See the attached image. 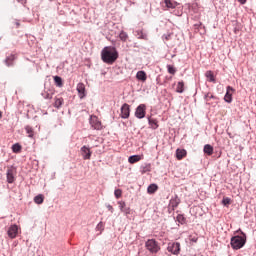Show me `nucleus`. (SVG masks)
Listing matches in <instances>:
<instances>
[{
    "label": "nucleus",
    "mask_w": 256,
    "mask_h": 256,
    "mask_svg": "<svg viewBox=\"0 0 256 256\" xmlns=\"http://www.w3.org/2000/svg\"><path fill=\"white\" fill-rule=\"evenodd\" d=\"M101 59L104 63L113 65L116 59H119V52H117L115 47L107 46L101 52Z\"/></svg>",
    "instance_id": "f257e3e1"
},
{
    "label": "nucleus",
    "mask_w": 256,
    "mask_h": 256,
    "mask_svg": "<svg viewBox=\"0 0 256 256\" xmlns=\"http://www.w3.org/2000/svg\"><path fill=\"white\" fill-rule=\"evenodd\" d=\"M245 243H247V236L242 232V236H234L231 238L230 245L232 249L235 251H239L242 247H245Z\"/></svg>",
    "instance_id": "f03ea898"
},
{
    "label": "nucleus",
    "mask_w": 256,
    "mask_h": 256,
    "mask_svg": "<svg viewBox=\"0 0 256 256\" xmlns=\"http://www.w3.org/2000/svg\"><path fill=\"white\" fill-rule=\"evenodd\" d=\"M145 248L152 255H157L158 251H161V246H159V242H157L155 239H148L145 242Z\"/></svg>",
    "instance_id": "7ed1b4c3"
},
{
    "label": "nucleus",
    "mask_w": 256,
    "mask_h": 256,
    "mask_svg": "<svg viewBox=\"0 0 256 256\" xmlns=\"http://www.w3.org/2000/svg\"><path fill=\"white\" fill-rule=\"evenodd\" d=\"M167 251L172 255H179L181 253V244L179 242H170L168 243Z\"/></svg>",
    "instance_id": "20e7f679"
},
{
    "label": "nucleus",
    "mask_w": 256,
    "mask_h": 256,
    "mask_svg": "<svg viewBox=\"0 0 256 256\" xmlns=\"http://www.w3.org/2000/svg\"><path fill=\"white\" fill-rule=\"evenodd\" d=\"M90 125L96 131H101V129H103V125L101 124V121H99V118H97V116H92L90 118Z\"/></svg>",
    "instance_id": "39448f33"
},
{
    "label": "nucleus",
    "mask_w": 256,
    "mask_h": 256,
    "mask_svg": "<svg viewBox=\"0 0 256 256\" xmlns=\"http://www.w3.org/2000/svg\"><path fill=\"white\" fill-rule=\"evenodd\" d=\"M146 110H147V107L145 106V104H140L136 108L135 117H137V119H143L145 117Z\"/></svg>",
    "instance_id": "423d86ee"
},
{
    "label": "nucleus",
    "mask_w": 256,
    "mask_h": 256,
    "mask_svg": "<svg viewBox=\"0 0 256 256\" xmlns=\"http://www.w3.org/2000/svg\"><path fill=\"white\" fill-rule=\"evenodd\" d=\"M121 117L122 119H129V115H131V109L129 104L125 103L121 107Z\"/></svg>",
    "instance_id": "0eeeda50"
},
{
    "label": "nucleus",
    "mask_w": 256,
    "mask_h": 256,
    "mask_svg": "<svg viewBox=\"0 0 256 256\" xmlns=\"http://www.w3.org/2000/svg\"><path fill=\"white\" fill-rule=\"evenodd\" d=\"M234 93H235V89H233V87H231V86H227V91L224 96V101H226V103H231V101H233Z\"/></svg>",
    "instance_id": "6e6552de"
},
{
    "label": "nucleus",
    "mask_w": 256,
    "mask_h": 256,
    "mask_svg": "<svg viewBox=\"0 0 256 256\" xmlns=\"http://www.w3.org/2000/svg\"><path fill=\"white\" fill-rule=\"evenodd\" d=\"M8 237H10V239H15V237H17V233H19V227L17 225H11L8 228Z\"/></svg>",
    "instance_id": "1a4fd4ad"
},
{
    "label": "nucleus",
    "mask_w": 256,
    "mask_h": 256,
    "mask_svg": "<svg viewBox=\"0 0 256 256\" xmlns=\"http://www.w3.org/2000/svg\"><path fill=\"white\" fill-rule=\"evenodd\" d=\"M53 95H55V88L53 87L45 88L42 92V97L44 99H53Z\"/></svg>",
    "instance_id": "9d476101"
},
{
    "label": "nucleus",
    "mask_w": 256,
    "mask_h": 256,
    "mask_svg": "<svg viewBox=\"0 0 256 256\" xmlns=\"http://www.w3.org/2000/svg\"><path fill=\"white\" fill-rule=\"evenodd\" d=\"M80 152H81V155H82V157H83V159H84L85 161L91 159L92 152H91V149H89V147L83 146V147L80 149Z\"/></svg>",
    "instance_id": "9b49d317"
},
{
    "label": "nucleus",
    "mask_w": 256,
    "mask_h": 256,
    "mask_svg": "<svg viewBox=\"0 0 256 256\" xmlns=\"http://www.w3.org/2000/svg\"><path fill=\"white\" fill-rule=\"evenodd\" d=\"M118 205L121 213H125V215H131V208L127 207L125 201H118Z\"/></svg>",
    "instance_id": "f8f14e48"
},
{
    "label": "nucleus",
    "mask_w": 256,
    "mask_h": 256,
    "mask_svg": "<svg viewBox=\"0 0 256 256\" xmlns=\"http://www.w3.org/2000/svg\"><path fill=\"white\" fill-rule=\"evenodd\" d=\"M77 91H78V95L80 97V99H84V97H86L87 93H86V90H85V84L83 83H78L77 84Z\"/></svg>",
    "instance_id": "ddd939ff"
},
{
    "label": "nucleus",
    "mask_w": 256,
    "mask_h": 256,
    "mask_svg": "<svg viewBox=\"0 0 256 256\" xmlns=\"http://www.w3.org/2000/svg\"><path fill=\"white\" fill-rule=\"evenodd\" d=\"M136 79L141 83H145L147 81V73L143 70H140L136 73Z\"/></svg>",
    "instance_id": "4468645a"
},
{
    "label": "nucleus",
    "mask_w": 256,
    "mask_h": 256,
    "mask_svg": "<svg viewBox=\"0 0 256 256\" xmlns=\"http://www.w3.org/2000/svg\"><path fill=\"white\" fill-rule=\"evenodd\" d=\"M185 157H187V150L178 148L176 150V159L181 161L182 159H185Z\"/></svg>",
    "instance_id": "2eb2a0df"
},
{
    "label": "nucleus",
    "mask_w": 256,
    "mask_h": 256,
    "mask_svg": "<svg viewBox=\"0 0 256 256\" xmlns=\"http://www.w3.org/2000/svg\"><path fill=\"white\" fill-rule=\"evenodd\" d=\"M7 182L8 183H14L15 182V172L13 168H10L7 170Z\"/></svg>",
    "instance_id": "dca6fc26"
},
{
    "label": "nucleus",
    "mask_w": 256,
    "mask_h": 256,
    "mask_svg": "<svg viewBox=\"0 0 256 256\" xmlns=\"http://www.w3.org/2000/svg\"><path fill=\"white\" fill-rule=\"evenodd\" d=\"M141 159H143V157H141V155H133L128 158V163H131V165H133L135 163H139V161H141Z\"/></svg>",
    "instance_id": "f3484780"
},
{
    "label": "nucleus",
    "mask_w": 256,
    "mask_h": 256,
    "mask_svg": "<svg viewBox=\"0 0 256 256\" xmlns=\"http://www.w3.org/2000/svg\"><path fill=\"white\" fill-rule=\"evenodd\" d=\"M164 3L168 9H175L178 5L175 0H164Z\"/></svg>",
    "instance_id": "a211bd4d"
},
{
    "label": "nucleus",
    "mask_w": 256,
    "mask_h": 256,
    "mask_svg": "<svg viewBox=\"0 0 256 256\" xmlns=\"http://www.w3.org/2000/svg\"><path fill=\"white\" fill-rule=\"evenodd\" d=\"M205 77L207 78V81H209L210 83H215V75L213 74V71H206Z\"/></svg>",
    "instance_id": "6ab92c4d"
},
{
    "label": "nucleus",
    "mask_w": 256,
    "mask_h": 256,
    "mask_svg": "<svg viewBox=\"0 0 256 256\" xmlns=\"http://www.w3.org/2000/svg\"><path fill=\"white\" fill-rule=\"evenodd\" d=\"M15 59H17V57L15 55H13V54L9 55L5 60L7 67H11V65H13V61H15Z\"/></svg>",
    "instance_id": "aec40b11"
},
{
    "label": "nucleus",
    "mask_w": 256,
    "mask_h": 256,
    "mask_svg": "<svg viewBox=\"0 0 256 256\" xmlns=\"http://www.w3.org/2000/svg\"><path fill=\"white\" fill-rule=\"evenodd\" d=\"M157 189H159V186H157V184H150L147 188V193H149V195H153V193H155Z\"/></svg>",
    "instance_id": "412c9836"
},
{
    "label": "nucleus",
    "mask_w": 256,
    "mask_h": 256,
    "mask_svg": "<svg viewBox=\"0 0 256 256\" xmlns=\"http://www.w3.org/2000/svg\"><path fill=\"white\" fill-rule=\"evenodd\" d=\"M183 91H185V82L180 81L177 84L176 93H183Z\"/></svg>",
    "instance_id": "4be33fe9"
},
{
    "label": "nucleus",
    "mask_w": 256,
    "mask_h": 256,
    "mask_svg": "<svg viewBox=\"0 0 256 256\" xmlns=\"http://www.w3.org/2000/svg\"><path fill=\"white\" fill-rule=\"evenodd\" d=\"M44 200H45V197L43 196V194H39V195L35 196V198H34V202L37 205H41Z\"/></svg>",
    "instance_id": "5701e85b"
},
{
    "label": "nucleus",
    "mask_w": 256,
    "mask_h": 256,
    "mask_svg": "<svg viewBox=\"0 0 256 256\" xmlns=\"http://www.w3.org/2000/svg\"><path fill=\"white\" fill-rule=\"evenodd\" d=\"M64 100L63 98H55L54 107L56 109H60V107L63 105Z\"/></svg>",
    "instance_id": "b1692460"
},
{
    "label": "nucleus",
    "mask_w": 256,
    "mask_h": 256,
    "mask_svg": "<svg viewBox=\"0 0 256 256\" xmlns=\"http://www.w3.org/2000/svg\"><path fill=\"white\" fill-rule=\"evenodd\" d=\"M148 123L151 126L152 129H157L159 127V124H157V120L153 118L148 119Z\"/></svg>",
    "instance_id": "393cba45"
},
{
    "label": "nucleus",
    "mask_w": 256,
    "mask_h": 256,
    "mask_svg": "<svg viewBox=\"0 0 256 256\" xmlns=\"http://www.w3.org/2000/svg\"><path fill=\"white\" fill-rule=\"evenodd\" d=\"M204 153H206V155H213V146L206 144L204 146Z\"/></svg>",
    "instance_id": "a878e982"
},
{
    "label": "nucleus",
    "mask_w": 256,
    "mask_h": 256,
    "mask_svg": "<svg viewBox=\"0 0 256 256\" xmlns=\"http://www.w3.org/2000/svg\"><path fill=\"white\" fill-rule=\"evenodd\" d=\"M54 82L57 87H63V79L59 76H54Z\"/></svg>",
    "instance_id": "bb28decb"
},
{
    "label": "nucleus",
    "mask_w": 256,
    "mask_h": 256,
    "mask_svg": "<svg viewBox=\"0 0 256 256\" xmlns=\"http://www.w3.org/2000/svg\"><path fill=\"white\" fill-rule=\"evenodd\" d=\"M167 71L170 75H175V73H177V68L173 65H167Z\"/></svg>",
    "instance_id": "cd10ccee"
},
{
    "label": "nucleus",
    "mask_w": 256,
    "mask_h": 256,
    "mask_svg": "<svg viewBox=\"0 0 256 256\" xmlns=\"http://www.w3.org/2000/svg\"><path fill=\"white\" fill-rule=\"evenodd\" d=\"M136 33L138 39H144L145 41H147V34L143 33V30L137 31Z\"/></svg>",
    "instance_id": "c85d7f7f"
},
{
    "label": "nucleus",
    "mask_w": 256,
    "mask_h": 256,
    "mask_svg": "<svg viewBox=\"0 0 256 256\" xmlns=\"http://www.w3.org/2000/svg\"><path fill=\"white\" fill-rule=\"evenodd\" d=\"M13 153H21V146L19 143H16L12 146Z\"/></svg>",
    "instance_id": "c756f323"
},
{
    "label": "nucleus",
    "mask_w": 256,
    "mask_h": 256,
    "mask_svg": "<svg viewBox=\"0 0 256 256\" xmlns=\"http://www.w3.org/2000/svg\"><path fill=\"white\" fill-rule=\"evenodd\" d=\"M119 38H120V40L121 41H127V39H129V35H127V33L126 32H124V31H122V32H120V34H119Z\"/></svg>",
    "instance_id": "7c9ffc66"
},
{
    "label": "nucleus",
    "mask_w": 256,
    "mask_h": 256,
    "mask_svg": "<svg viewBox=\"0 0 256 256\" xmlns=\"http://www.w3.org/2000/svg\"><path fill=\"white\" fill-rule=\"evenodd\" d=\"M149 171H151V164H146L142 167L141 173L142 175H145V173H148Z\"/></svg>",
    "instance_id": "2f4dec72"
},
{
    "label": "nucleus",
    "mask_w": 256,
    "mask_h": 256,
    "mask_svg": "<svg viewBox=\"0 0 256 256\" xmlns=\"http://www.w3.org/2000/svg\"><path fill=\"white\" fill-rule=\"evenodd\" d=\"M25 131L28 134V137H33L34 132H33V128L31 126H26Z\"/></svg>",
    "instance_id": "473e14b6"
},
{
    "label": "nucleus",
    "mask_w": 256,
    "mask_h": 256,
    "mask_svg": "<svg viewBox=\"0 0 256 256\" xmlns=\"http://www.w3.org/2000/svg\"><path fill=\"white\" fill-rule=\"evenodd\" d=\"M114 195H115L116 199H121V197L123 195V191L121 189H116L114 191Z\"/></svg>",
    "instance_id": "72a5a7b5"
},
{
    "label": "nucleus",
    "mask_w": 256,
    "mask_h": 256,
    "mask_svg": "<svg viewBox=\"0 0 256 256\" xmlns=\"http://www.w3.org/2000/svg\"><path fill=\"white\" fill-rule=\"evenodd\" d=\"M222 204L225 206L231 205V198H229V197L223 198Z\"/></svg>",
    "instance_id": "f704fd0d"
},
{
    "label": "nucleus",
    "mask_w": 256,
    "mask_h": 256,
    "mask_svg": "<svg viewBox=\"0 0 256 256\" xmlns=\"http://www.w3.org/2000/svg\"><path fill=\"white\" fill-rule=\"evenodd\" d=\"M211 99H215V96H213V94H211V93H207L205 95V100L206 101H211Z\"/></svg>",
    "instance_id": "c9c22d12"
},
{
    "label": "nucleus",
    "mask_w": 256,
    "mask_h": 256,
    "mask_svg": "<svg viewBox=\"0 0 256 256\" xmlns=\"http://www.w3.org/2000/svg\"><path fill=\"white\" fill-rule=\"evenodd\" d=\"M177 220L179 221V223H185V217H183V215H178Z\"/></svg>",
    "instance_id": "e433bc0d"
},
{
    "label": "nucleus",
    "mask_w": 256,
    "mask_h": 256,
    "mask_svg": "<svg viewBox=\"0 0 256 256\" xmlns=\"http://www.w3.org/2000/svg\"><path fill=\"white\" fill-rule=\"evenodd\" d=\"M107 209H108V211H110L111 213H113V211H114L113 206H111L110 204L107 205Z\"/></svg>",
    "instance_id": "4c0bfd02"
},
{
    "label": "nucleus",
    "mask_w": 256,
    "mask_h": 256,
    "mask_svg": "<svg viewBox=\"0 0 256 256\" xmlns=\"http://www.w3.org/2000/svg\"><path fill=\"white\" fill-rule=\"evenodd\" d=\"M238 3H240L241 5H245L247 3V0H237Z\"/></svg>",
    "instance_id": "58836bf2"
},
{
    "label": "nucleus",
    "mask_w": 256,
    "mask_h": 256,
    "mask_svg": "<svg viewBox=\"0 0 256 256\" xmlns=\"http://www.w3.org/2000/svg\"><path fill=\"white\" fill-rule=\"evenodd\" d=\"M103 227V222H100L98 225H97V229H102Z\"/></svg>",
    "instance_id": "ea45409f"
},
{
    "label": "nucleus",
    "mask_w": 256,
    "mask_h": 256,
    "mask_svg": "<svg viewBox=\"0 0 256 256\" xmlns=\"http://www.w3.org/2000/svg\"><path fill=\"white\" fill-rule=\"evenodd\" d=\"M190 241H192L193 243H197V237L191 238Z\"/></svg>",
    "instance_id": "a19ab883"
},
{
    "label": "nucleus",
    "mask_w": 256,
    "mask_h": 256,
    "mask_svg": "<svg viewBox=\"0 0 256 256\" xmlns=\"http://www.w3.org/2000/svg\"><path fill=\"white\" fill-rule=\"evenodd\" d=\"M19 3H22L23 5H25V3H27V0H18Z\"/></svg>",
    "instance_id": "79ce46f5"
},
{
    "label": "nucleus",
    "mask_w": 256,
    "mask_h": 256,
    "mask_svg": "<svg viewBox=\"0 0 256 256\" xmlns=\"http://www.w3.org/2000/svg\"><path fill=\"white\" fill-rule=\"evenodd\" d=\"M1 117H3V113L0 111V119H1Z\"/></svg>",
    "instance_id": "37998d69"
},
{
    "label": "nucleus",
    "mask_w": 256,
    "mask_h": 256,
    "mask_svg": "<svg viewBox=\"0 0 256 256\" xmlns=\"http://www.w3.org/2000/svg\"><path fill=\"white\" fill-rule=\"evenodd\" d=\"M202 25H203V24H202V23H200L198 27H202Z\"/></svg>",
    "instance_id": "c03bdc74"
}]
</instances>
